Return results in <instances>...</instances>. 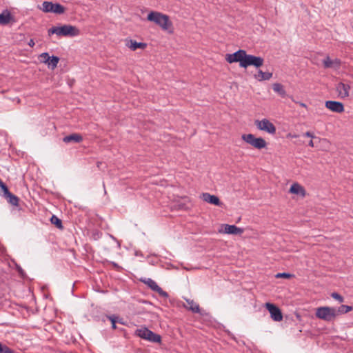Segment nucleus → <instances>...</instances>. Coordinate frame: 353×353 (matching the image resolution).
I'll return each mask as SVG.
<instances>
[{
  "instance_id": "nucleus-1",
  "label": "nucleus",
  "mask_w": 353,
  "mask_h": 353,
  "mask_svg": "<svg viewBox=\"0 0 353 353\" xmlns=\"http://www.w3.org/2000/svg\"><path fill=\"white\" fill-rule=\"evenodd\" d=\"M147 20L154 22L163 30L167 31L170 34L174 32L172 22L167 14L157 11H151L147 16Z\"/></svg>"
},
{
  "instance_id": "nucleus-2",
  "label": "nucleus",
  "mask_w": 353,
  "mask_h": 353,
  "mask_svg": "<svg viewBox=\"0 0 353 353\" xmlns=\"http://www.w3.org/2000/svg\"><path fill=\"white\" fill-rule=\"evenodd\" d=\"M48 35L55 34L59 37H73L80 34V30L76 26L72 25H63L62 26H54L48 31Z\"/></svg>"
},
{
  "instance_id": "nucleus-3",
  "label": "nucleus",
  "mask_w": 353,
  "mask_h": 353,
  "mask_svg": "<svg viewBox=\"0 0 353 353\" xmlns=\"http://www.w3.org/2000/svg\"><path fill=\"white\" fill-rule=\"evenodd\" d=\"M316 316L325 321H333L336 317V312L335 307L328 306L318 307L315 313Z\"/></svg>"
},
{
  "instance_id": "nucleus-4",
  "label": "nucleus",
  "mask_w": 353,
  "mask_h": 353,
  "mask_svg": "<svg viewBox=\"0 0 353 353\" xmlns=\"http://www.w3.org/2000/svg\"><path fill=\"white\" fill-rule=\"evenodd\" d=\"M241 139L257 150H262L267 147V142L263 138L256 137L252 134H243L241 135Z\"/></svg>"
},
{
  "instance_id": "nucleus-5",
  "label": "nucleus",
  "mask_w": 353,
  "mask_h": 353,
  "mask_svg": "<svg viewBox=\"0 0 353 353\" xmlns=\"http://www.w3.org/2000/svg\"><path fill=\"white\" fill-rule=\"evenodd\" d=\"M136 334L139 337L150 342L161 343V336L159 334L153 332L145 327L137 329L136 330Z\"/></svg>"
},
{
  "instance_id": "nucleus-6",
  "label": "nucleus",
  "mask_w": 353,
  "mask_h": 353,
  "mask_svg": "<svg viewBox=\"0 0 353 353\" xmlns=\"http://www.w3.org/2000/svg\"><path fill=\"white\" fill-rule=\"evenodd\" d=\"M264 59L261 57H256L252 54H248L245 52L243 59L241 63V68H247L248 66L253 65L259 68L263 65Z\"/></svg>"
},
{
  "instance_id": "nucleus-7",
  "label": "nucleus",
  "mask_w": 353,
  "mask_h": 353,
  "mask_svg": "<svg viewBox=\"0 0 353 353\" xmlns=\"http://www.w3.org/2000/svg\"><path fill=\"white\" fill-rule=\"evenodd\" d=\"M254 124L257 129L261 131H265L270 134L276 133V127L268 119H263L261 120H255Z\"/></svg>"
},
{
  "instance_id": "nucleus-8",
  "label": "nucleus",
  "mask_w": 353,
  "mask_h": 353,
  "mask_svg": "<svg viewBox=\"0 0 353 353\" xmlns=\"http://www.w3.org/2000/svg\"><path fill=\"white\" fill-rule=\"evenodd\" d=\"M42 10L45 12H53L55 14H63L65 12V8L59 3H54L50 1H44L42 4Z\"/></svg>"
},
{
  "instance_id": "nucleus-9",
  "label": "nucleus",
  "mask_w": 353,
  "mask_h": 353,
  "mask_svg": "<svg viewBox=\"0 0 353 353\" xmlns=\"http://www.w3.org/2000/svg\"><path fill=\"white\" fill-rule=\"evenodd\" d=\"M265 307L269 311L271 318L274 321H281L283 320V314L281 310L275 305L267 303H265Z\"/></svg>"
},
{
  "instance_id": "nucleus-10",
  "label": "nucleus",
  "mask_w": 353,
  "mask_h": 353,
  "mask_svg": "<svg viewBox=\"0 0 353 353\" xmlns=\"http://www.w3.org/2000/svg\"><path fill=\"white\" fill-rule=\"evenodd\" d=\"M245 52V50H239L236 52H235L234 53L226 54L225 57V61L229 63L239 62V65L241 67Z\"/></svg>"
},
{
  "instance_id": "nucleus-11",
  "label": "nucleus",
  "mask_w": 353,
  "mask_h": 353,
  "mask_svg": "<svg viewBox=\"0 0 353 353\" xmlns=\"http://www.w3.org/2000/svg\"><path fill=\"white\" fill-rule=\"evenodd\" d=\"M323 67L326 69L331 68L334 70H338L341 66V61L338 58L332 59L328 55L326 56L322 61Z\"/></svg>"
},
{
  "instance_id": "nucleus-12",
  "label": "nucleus",
  "mask_w": 353,
  "mask_h": 353,
  "mask_svg": "<svg viewBox=\"0 0 353 353\" xmlns=\"http://www.w3.org/2000/svg\"><path fill=\"white\" fill-rule=\"evenodd\" d=\"M145 284H146L151 290L157 292L160 296L167 298L168 296V294L162 290L161 287L158 285V284L152 279H145L144 280H141Z\"/></svg>"
},
{
  "instance_id": "nucleus-13",
  "label": "nucleus",
  "mask_w": 353,
  "mask_h": 353,
  "mask_svg": "<svg viewBox=\"0 0 353 353\" xmlns=\"http://www.w3.org/2000/svg\"><path fill=\"white\" fill-rule=\"evenodd\" d=\"M350 89V85L347 83L339 82L336 85V90L338 92L339 97L341 99L349 97Z\"/></svg>"
},
{
  "instance_id": "nucleus-14",
  "label": "nucleus",
  "mask_w": 353,
  "mask_h": 353,
  "mask_svg": "<svg viewBox=\"0 0 353 353\" xmlns=\"http://www.w3.org/2000/svg\"><path fill=\"white\" fill-rule=\"evenodd\" d=\"M325 107L336 113H341L344 111L343 104L339 101H327L325 102Z\"/></svg>"
},
{
  "instance_id": "nucleus-15",
  "label": "nucleus",
  "mask_w": 353,
  "mask_h": 353,
  "mask_svg": "<svg viewBox=\"0 0 353 353\" xmlns=\"http://www.w3.org/2000/svg\"><path fill=\"white\" fill-rule=\"evenodd\" d=\"M201 198L205 202L213 204L216 206H222L223 203L220 201L218 196L212 195L210 193H203Z\"/></svg>"
},
{
  "instance_id": "nucleus-16",
  "label": "nucleus",
  "mask_w": 353,
  "mask_h": 353,
  "mask_svg": "<svg viewBox=\"0 0 353 353\" xmlns=\"http://www.w3.org/2000/svg\"><path fill=\"white\" fill-rule=\"evenodd\" d=\"M289 192L294 194L300 195L303 198L306 196L305 189L298 183H294L291 185Z\"/></svg>"
},
{
  "instance_id": "nucleus-17",
  "label": "nucleus",
  "mask_w": 353,
  "mask_h": 353,
  "mask_svg": "<svg viewBox=\"0 0 353 353\" xmlns=\"http://www.w3.org/2000/svg\"><path fill=\"white\" fill-rule=\"evenodd\" d=\"M125 42V46L132 51H135L138 48L143 50L147 47V43L137 42L132 39L126 40Z\"/></svg>"
},
{
  "instance_id": "nucleus-18",
  "label": "nucleus",
  "mask_w": 353,
  "mask_h": 353,
  "mask_svg": "<svg viewBox=\"0 0 353 353\" xmlns=\"http://www.w3.org/2000/svg\"><path fill=\"white\" fill-rule=\"evenodd\" d=\"M187 305H184V307L188 310L192 311L193 313L199 314L201 313V309L199 305L196 303L194 300L190 299H185Z\"/></svg>"
},
{
  "instance_id": "nucleus-19",
  "label": "nucleus",
  "mask_w": 353,
  "mask_h": 353,
  "mask_svg": "<svg viewBox=\"0 0 353 353\" xmlns=\"http://www.w3.org/2000/svg\"><path fill=\"white\" fill-rule=\"evenodd\" d=\"M224 227V233L230 234H241L243 232V230L242 228H238L234 225H223Z\"/></svg>"
},
{
  "instance_id": "nucleus-20",
  "label": "nucleus",
  "mask_w": 353,
  "mask_h": 353,
  "mask_svg": "<svg viewBox=\"0 0 353 353\" xmlns=\"http://www.w3.org/2000/svg\"><path fill=\"white\" fill-rule=\"evenodd\" d=\"M83 141V137L80 134L73 133L65 136L63 139V141L65 143L70 142L80 143Z\"/></svg>"
},
{
  "instance_id": "nucleus-21",
  "label": "nucleus",
  "mask_w": 353,
  "mask_h": 353,
  "mask_svg": "<svg viewBox=\"0 0 353 353\" xmlns=\"http://www.w3.org/2000/svg\"><path fill=\"white\" fill-rule=\"evenodd\" d=\"M13 19L10 12L6 10L0 14V24L7 25Z\"/></svg>"
},
{
  "instance_id": "nucleus-22",
  "label": "nucleus",
  "mask_w": 353,
  "mask_h": 353,
  "mask_svg": "<svg viewBox=\"0 0 353 353\" xmlns=\"http://www.w3.org/2000/svg\"><path fill=\"white\" fill-rule=\"evenodd\" d=\"M254 77L256 80L259 81H266L270 80L272 77V73L270 72H263L262 70H259L257 74H255Z\"/></svg>"
},
{
  "instance_id": "nucleus-23",
  "label": "nucleus",
  "mask_w": 353,
  "mask_h": 353,
  "mask_svg": "<svg viewBox=\"0 0 353 353\" xmlns=\"http://www.w3.org/2000/svg\"><path fill=\"white\" fill-rule=\"evenodd\" d=\"M3 197H5L7 199L8 202L11 205L14 206L19 205V198L14 194H12L10 192H9V194H6Z\"/></svg>"
},
{
  "instance_id": "nucleus-24",
  "label": "nucleus",
  "mask_w": 353,
  "mask_h": 353,
  "mask_svg": "<svg viewBox=\"0 0 353 353\" xmlns=\"http://www.w3.org/2000/svg\"><path fill=\"white\" fill-rule=\"evenodd\" d=\"M273 90L278 93L281 97H285L286 96V92L283 88V85L281 83H276L273 85Z\"/></svg>"
},
{
  "instance_id": "nucleus-25",
  "label": "nucleus",
  "mask_w": 353,
  "mask_h": 353,
  "mask_svg": "<svg viewBox=\"0 0 353 353\" xmlns=\"http://www.w3.org/2000/svg\"><path fill=\"white\" fill-rule=\"evenodd\" d=\"M352 307L346 305H341L337 308H335V311L336 312V316L339 314H346L350 311L352 310Z\"/></svg>"
},
{
  "instance_id": "nucleus-26",
  "label": "nucleus",
  "mask_w": 353,
  "mask_h": 353,
  "mask_svg": "<svg viewBox=\"0 0 353 353\" xmlns=\"http://www.w3.org/2000/svg\"><path fill=\"white\" fill-rule=\"evenodd\" d=\"M59 61V58L57 56L53 55L52 57H50L48 62H47L46 64H47L49 68H51L52 70H54L57 67Z\"/></svg>"
},
{
  "instance_id": "nucleus-27",
  "label": "nucleus",
  "mask_w": 353,
  "mask_h": 353,
  "mask_svg": "<svg viewBox=\"0 0 353 353\" xmlns=\"http://www.w3.org/2000/svg\"><path fill=\"white\" fill-rule=\"evenodd\" d=\"M51 223L56 225V227L59 229H63V226L62 224V221L60 219H59L57 216L52 215L50 219Z\"/></svg>"
},
{
  "instance_id": "nucleus-28",
  "label": "nucleus",
  "mask_w": 353,
  "mask_h": 353,
  "mask_svg": "<svg viewBox=\"0 0 353 353\" xmlns=\"http://www.w3.org/2000/svg\"><path fill=\"white\" fill-rule=\"evenodd\" d=\"M0 189L3 192L2 196H4L6 194H9L10 191L7 185L3 183V181L0 179Z\"/></svg>"
},
{
  "instance_id": "nucleus-29",
  "label": "nucleus",
  "mask_w": 353,
  "mask_h": 353,
  "mask_svg": "<svg viewBox=\"0 0 353 353\" xmlns=\"http://www.w3.org/2000/svg\"><path fill=\"white\" fill-rule=\"evenodd\" d=\"M39 59L41 62L46 63L50 59L49 54L48 52H43L39 55Z\"/></svg>"
},
{
  "instance_id": "nucleus-30",
  "label": "nucleus",
  "mask_w": 353,
  "mask_h": 353,
  "mask_svg": "<svg viewBox=\"0 0 353 353\" xmlns=\"http://www.w3.org/2000/svg\"><path fill=\"white\" fill-rule=\"evenodd\" d=\"M0 353H14V351L6 345H3L0 343Z\"/></svg>"
},
{
  "instance_id": "nucleus-31",
  "label": "nucleus",
  "mask_w": 353,
  "mask_h": 353,
  "mask_svg": "<svg viewBox=\"0 0 353 353\" xmlns=\"http://www.w3.org/2000/svg\"><path fill=\"white\" fill-rule=\"evenodd\" d=\"M331 296L338 301L339 303H343L344 301L343 297L337 292H332Z\"/></svg>"
},
{
  "instance_id": "nucleus-32",
  "label": "nucleus",
  "mask_w": 353,
  "mask_h": 353,
  "mask_svg": "<svg viewBox=\"0 0 353 353\" xmlns=\"http://www.w3.org/2000/svg\"><path fill=\"white\" fill-rule=\"evenodd\" d=\"M108 318L112 323V327L113 329H116L117 317H115L114 316H108Z\"/></svg>"
},
{
  "instance_id": "nucleus-33",
  "label": "nucleus",
  "mask_w": 353,
  "mask_h": 353,
  "mask_svg": "<svg viewBox=\"0 0 353 353\" xmlns=\"http://www.w3.org/2000/svg\"><path fill=\"white\" fill-rule=\"evenodd\" d=\"M292 276V275L290 274H288V273H285V272H283V273H278L276 275V278H285V279H289Z\"/></svg>"
},
{
  "instance_id": "nucleus-34",
  "label": "nucleus",
  "mask_w": 353,
  "mask_h": 353,
  "mask_svg": "<svg viewBox=\"0 0 353 353\" xmlns=\"http://www.w3.org/2000/svg\"><path fill=\"white\" fill-rule=\"evenodd\" d=\"M303 136L310 137L312 139H316V137L310 132H306L303 134Z\"/></svg>"
},
{
  "instance_id": "nucleus-35",
  "label": "nucleus",
  "mask_w": 353,
  "mask_h": 353,
  "mask_svg": "<svg viewBox=\"0 0 353 353\" xmlns=\"http://www.w3.org/2000/svg\"><path fill=\"white\" fill-rule=\"evenodd\" d=\"M292 99L294 102L298 103L300 106L303 107V108H307V105L303 102H297L296 101L294 100V99L292 97Z\"/></svg>"
},
{
  "instance_id": "nucleus-36",
  "label": "nucleus",
  "mask_w": 353,
  "mask_h": 353,
  "mask_svg": "<svg viewBox=\"0 0 353 353\" xmlns=\"http://www.w3.org/2000/svg\"><path fill=\"white\" fill-rule=\"evenodd\" d=\"M299 136L296 134H291V133H289L288 135H287V137L288 138H297Z\"/></svg>"
},
{
  "instance_id": "nucleus-37",
  "label": "nucleus",
  "mask_w": 353,
  "mask_h": 353,
  "mask_svg": "<svg viewBox=\"0 0 353 353\" xmlns=\"http://www.w3.org/2000/svg\"><path fill=\"white\" fill-rule=\"evenodd\" d=\"M34 41L33 39H30L28 42V45L30 46V47H33L34 46Z\"/></svg>"
},
{
  "instance_id": "nucleus-38",
  "label": "nucleus",
  "mask_w": 353,
  "mask_h": 353,
  "mask_svg": "<svg viewBox=\"0 0 353 353\" xmlns=\"http://www.w3.org/2000/svg\"><path fill=\"white\" fill-rule=\"evenodd\" d=\"M308 145H309L310 147H312V148L314 146V142H313V141H312V140H310V142H309Z\"/></svg>"
}]
</instances>
